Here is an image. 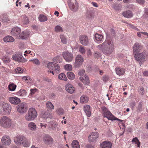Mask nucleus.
Instances as JSON below:
<instances>
[{
  "instance_id": "obj_1",
  "label": "nucleus",
  "mask_w": 148,
  "mask_h": 148,
  "mask_svg": "<svg viewBox=\"0 0 148 148\" xmlns=\"http://www.w3.org/2000/svg\"><path fill=\"white\" fill-rule=\"evenodd\" d=\"M110 32H107L106 33V38L105 41L102 43L97 46V47L105 55H110L112 54L114 49V45L110 37L111 36H114L115 33L113 29H110Z\"/></svg>"
},
{
  "instance_id": "obj_2",
  "label": "nucleus",
  "mask_w": 148,
  "mask_h": 148,
  "mask_svg": "<svg viewBox=\"0 0 148 148\" xmlns=\"http://www.w3.org/2000/svg\"><path fill=\"white\" fill-rule=\"evenodd\" d=\"M15 143L18 145H22L25 147H29L30 145V142L23 136H18L14 138Z\"/></svg>"
},
{
  "instance_id": "obj_3",
  "label": "nucleus",
  "mask_w": 148,
  "mask_h": 148,
  "mask_svg": "<svg viewBox=\"0 0 148 148\" xmlns=\"http://www.w3.org/2000/svg\"><path fill=\"white\" fill-rule=\"evenodd\" d=\"M37 116V112L36 110L33 108L29 109L27 113L25 116V119L27 121L34 120Z\"/></svg>"
},
{
  "instance_id": "obj_4",
  "label": "nucleus",
  "mask_w": 148,
  "mask_h": 148,
  "mask_svg": "<svg viewBox=\"0 0 148 148\" xmlns=\"http://www.w3.org/2000/svg\"><path fill=\"white\" fill-rule=\"evenodd\" d=\"M101 109L103 112V116L104 117H106L108 120L111 121L117 120L121 122L123 121L122 120H120L114 116L111 112L108 110V109L106 107H101Z\"/></svg>"
},
{
  "instance_id": "obj_5",
  "label": "nucleus",
  "mask_w": 148,
  "mask_h": 148,
  "mask_svg": "<svg viewBox=\"0 0 148 148\" xmlns=\"http://www.w3.org/2000/svg\"><path fill=\"white\" fill-rule=\"evenodd\" d=\"M101 109L103 112V116L104 117H106L108 120L111 121L117 120L121 122L123 121L122 120H120L114 116L111 112L108 110V109L106 107H101Z\"/></svg>"
},
{
  "instance_id": "obj_6",
  "label": "nucleus",
  "mask_w": 148,
  "mask_h": 148,
  "mask_svg": "<svg viewBox=\"0 0 148 148\" xmlns=\"http://www.w3.org/2000/svg\"><path fill=\"white\" fill-rule=\"evenodd\" d=\"M101 109L103 112V116L104 117H106L108 120L111 121L117 120L121 122L123 121L122 120H120L114 116L111 112L108 110V109L106 107H101Z\"/></svg>"
},
{
  "instance_id": "obj_7",
  "label": "nucleus",
  "mask_w": 148,
  "mask_h": 148,
  "mask_svg": "<svg viewBox=\"0 0 148 148\" xmlns=\"http://www.w3.org/2000/svg\"><path fill=\"white\" fill-rule=\"evenodd\" d=\"M11 109V106L9 104L3 103L0 105V114L2 115L9 114Z\"/></svg>"
},
{
  "instance_id": "obj_8",
  "label": "nucleus",
  "mask_w": 148,
  "mask_h": 148,
  "mask_svg": "<svg viewBox=\"0 0 148 148\" xmlns=\"http://www.w3.org/2000/svg\"><path fill=\"white\" fill-rule=\"evenodd\" d=\"M134 56L135 60L138 62L140 65L145 61V59L147 57L145 51L140 53L138 52L134 54Z\"/></svg>"
},
{
  "instance_id": "obj_9",
  "label": "nucleus",
  "mask_w": 148,
  "mask_h": 148,
  "mask_svg": "<svg viewBox=\"0 0 148 148\" xmlns=\"http://www.w3.org/2000/svg\"><path fill=\"white\" fill-rule=\"evenodd\" d=\"M68 4L70 9L72 11L76 12L78 10V3L76 0H68Z\"/></svg>"
},
{
  "instance_id": "obj_10",
  "label": "nucleus",
  "mask_w": 148,
  "mask_h": 148,
  "mask_svg": "<svg viewBox=\"0 0 148 148\" xmlns=\"http://www.w3.org/2000/svg\"><path fill=\"white\" fill-rule=\"evenodd\" d=\"M0 124L3 127L9 128L11 125V120L7 116H3L0 119Z\"/></svg>"
},
{
  "instance_id": "obj_11",
  "label": "nucleus",
  "mask_w": 148,
  "mask_h": 148,
  "mask_svg": "<svg viewBox=\"0 0 148 148\" xmlns=\"http://www.w3.org/2000/svg\"><path fill=\"white\" fill-rule=\"evenodd\" d=\"M47 67L49 69H52L57 74L59 73L60 72V66L56 63L49 62L48 64Z\"/></svg>"
},
{
  "instance_id": "obj_12",
  "label": "nucleus",
  "mask_w": 148,
  "mask_h": 148,
  "mask_svg": "<svg viewBox=\"0 0 148 148\" xmlns=\"http://www.w3.org/2000/svg\"><path fill=\"white\" fill-rule=\"evenodd\" d=\"M12 58L13 60L20 62H24L27 60L23 58L22 53L19 52L16 53L15 54L13 55Z\"/></svg>"
},
{
  "instance_id": "obj_13",
  "label": "nucleus",
  "mask_w": 148,
  "mask_h": 148,
  "mask_svg": "<svg viewBox=\"0 0 148 148\" xmlns=\"http://www.w3.org/2000/svg\"><path fill=\"white\" fill-rule=\"evenodd\" d=\"M84 61V59L82 56L80 55H78L76 57L74 66L75 68H78L80 67Z\"/></svg>"
},
{
  "instance_id": "obj_14",
  "label": "nucleus",
  "mask_w": 148,
  "mask_h": 148,
  "mask_svg": "<svg viewBox=\"0 0 148 148\" xmlns=\"http://www.w3.org/2000/svg\"><path fill=\"white\" fill-rule=\"evenodd\" d=\"M18 112L21 114H24L26 112L27 110V107L26 103H22L16 107Z\"/></svg>"
},
{
  "instance_id": "obj_15",
  "label": "nucleus",
  "mask_w": 148,
  "mask_h": 148,
  "mask_svg": "<svg viewBox=\"0 0 148 148\" xmlns=\"http://www.w3.org/2000/svg\"><path fill=\"white\" fill-rule=\"evenodd\" d=\"M62 56L66 61L68 62H71L73 59V54L68 51L63 52L62 54Z\"/></svg>"
},
{
  "instance_id": "obj_16",
  "label": "nucleus",
  "mask_w": 148,
  "mask_h": 148,
  "mask_svg": "<svg viewBox=\"0 0 148 148\" xmlns=\"http://www.w3.org/2000/svg\"><path fill=\"white\" fill-rule=\"evenodd\" d=\"M43 141L45 144L47 145H49L53 144V140L52 137L47 134H45L43 136Z\"/></svg>"
},
{
  "instance_id": "obj_17",
  "label": "nucleus",
  "mask_w": 148,
  "mask_h": 148,
  "mask_svg": "<svg viewBox=\"0 0 148 148\" xmlns=\"http://www.w3.org/2000/svg\"><path fill=\"white\" fill-rule=\"evenodd\" d=\"M80 42L84 45L86 46L89 43L88 37L85 35L81 36L79 37Z\"/></svg>"
},
{
  "instance_id": "obj_18",
  "label": "nucleus",
  "mask_w": 148,
  "mask_h": 148,
  "mask_svg": "<svg viewBox=\"0 0 148 148\" xmlns=\"http://www.w3.org/2000/svg\"><path fill=\"white\" fill-rule=\"evenodd\" d=\"M143 46L137 42H136L134 44L133 47V54L136 53H137L140 52L143 49Z\"/></svg>"
},
{
  "instance_id": "obj_19",
  "label": "nucleus",
  "mask_w": 148,
  "mask_h": 148,
  "mask_svg": "<svg viewBox=\"0 0 148 148\" xmlns=\"http://www.w3.org/2000/svg\"><path fill=\"white\" fill-rule=\"evenodd\" d=\"M21 32V29L18 27L13 28L11 30V34L12 35L16 38L19 37L20 34Z\"/></svg>"
},
{
  "instance_id": "obj_20",
  "label": "nucleus",
  "mask_w": 148,
  "mask_h": 148,
  "mask_svg": "<svg viewBox=\"0 0 148 148\" xmlns=\"http://www.w3.org/2000/svg\"><path fill=\"white\" fill-rule=\"evenodd\" d=\"M98 133L97 132H95L91 133L88 137L89 141L93 142L97 138L98 136Z\"/></svg>"
},
{
  "instance_id": "obj_21",
  "label": "nucleus",
  "mask_w": 148,
  "mask_h": 148,
  "mask_svg": "<svg viewBox=\"0 0 148 148\" xmlns=\"http://www.w3.org/2000/svg\"><path fill=\"white\" fill-rule=\"evenodd\" d=\"M1 141L5 145H9L11 143L10 138L7 136H3L2 138Z\"/></svg>"
},
{
  "instance_id": "obj_22",
  "label": "nucleus",
  "mask_w": 148,
  "mask_h": 148,
  "mask_svg": "<svg viewBox=\"0 0 148 148\" xmlns=\"http://www.w3.org/2000/svg\"><path fill=\"white\" fill-rule=\"evenodd\" d=\"M9 101L12 104L17 105L21 101L17 97H11L9 98Z\"/></svg>"
},
{
  "instance_id": "obj_23",
  "label": "nucleus",
  "mask_w": 148,
  "mask_h": 148,
  "mask_svg": "<svg viewBox=\"0 0 148 148\" xmlns=\"http://www.w3.org/2000/svg\"><path fill=\"white\" fill-rule=\"evenodd\" d=\"M66 91L70 93H73L75 91L74 88L71 84H68L65 86Z\"/></svg>"
},
{
  "instance_id": "obj_24",
  "label": "nucleus",
  "mask_w": 148,
  "mask_h": 148,
  "mask_svg": "<svg viewBox=\"0 0 148 148\" xmlns=\"http://www.w3.org/2000/svg\"><path fill=\"white\" fill-rule=\"evenodd\" d=\"M79 79L84 84L89 85L90 83L89 78L86 75L80 77Z\"/></svg>"
},
{
  "instance_id": "obj_25",
  "label": "nucleus",
  "mask_w": 148,
  "mask_h": 148,
  "mask_svg": "<svg viewBox=\"0 0 148 148\" xmlns=\"http://www.w3.org/2000/svg\"><path fill=\"white\" fill-rule=\"evenodd\" d=\"M116 73L119 76L123 75L125 71V69L119 67H116L115 69Z\"/></svg>"
},
{
  "instance_id": "obj_26",
  "label": "nucleus",
  "mask_w": 148,
  "mask_h": 148,
  "mask_svg": "<svg viewBox=\"0 0 148 148\" xmlns=\"http://www.w3.org/2000/svg\"><path fill=\"white\" fill-rule=\"evenodd\" d=\"M84 110L87 116L90 117L91 115L90 106L88 105H85L84 108Z\"/></svg>"
},
{
  "instance_id": "obj_27",
  "label": "nucleus",
  "mask_w": 148,
  "mask_h": 148,
  "mask_svg": "<svg viewBox=\"0 0 148 148\" xmlns=\"http://www.w3.org/2000/svg\"><path fill=\"white\" fill-rule=\"evenodd\" d=\"M103 36L102 34H98L96 33L95 35V40L98 42H99V43L102 42L103 40Z\"/></svg>"
},
{
  "instance_id": "obj_28",
  "label": "nucleus",
  "mask_w": 148,
  "mask_h": 148,
  "mask_svg": "<svg viewBox=\"0 0 148 148\" xmlns=\"http://www.w3.org/2000/svg\"><path fill=\"white\" fill-rule=\"evenodd\" d=\"M101 146V148H111L112 144L110 142L106 141L103 142Z\"/></svg>"
},
{
  "instance_id": "obj_29",
  "label": "nucleus",
  "mask_w": 148,
  "mask_h": 148,
  "mask_svg": "<svg viewBox=\"0 0 148 148\" xmlns=\"http://www.w3.org/2000/svg\"><path fill=\"white\" fill-rule=\"evenodd\" d=\"M89 100L88 97L85 95H83L80 98V101L82 103H85L88 102Z\"/></svg>"
},
{
  "instance_id": "obj_30",
  "label": "nucleus",
  "mask_w": 148,
  "mask_h": 148,
  "mask_svg": "<svg viewBox=\"0 0 148 148\" xmlns=\"http://www.w3.org/2000/svg\"><path fill=\"white\" fill-rule=\"evenodd\" d=\"M28 127L29 130L32 131L36 130V125L33 122H30L29 123Z\"/></svg>"
},
{
  "instance_id": "obj_31",
  "label": "nucleus",
  "mask_w": 148,
  "mask_h": 148,
  "mask_svg": "<svg viewBox=\"0 0 148 148\" xmlns=\"http://www.w3.org/2000/svg\"><path fill=\"white\" fill-rule=\"evenodd\" d=\"M58 124L54 121H52L50 123L49 125V130H55Z\"/></svg>"
},
{
  "instance_id": "obj_32",
  "label": "nucleus",
  "mask_w": 148,
  "mask_h": 148,
  "mask_svg": "<svg viewBox=\"0 0 148 148\" xmlns=\"http://www.w3.org/2000/svg\"><path fill=\"white\" fill-rule=\"evenodd\" d=\"M122 14L123 16L126 18H130L133 16L132 12L130 10L123 12Z\"/></svg>"
},
{
  "instance_id": "obj_33",
  "label": "nucleus",
  "mask_w": 148,
  "mask_h": 148,
  "mask_svg": "<svg viewBox=\"0 0 148 148\" xmlns=\"http://www.w3.org/2000/svg\"><path fill=\"white\" fill-rule=\"evenodd\" d=\"M29 36V33L28 32H23L19 35V38L22 39H25L27 38Z\"/></svg>"
},
{
  "instance_id": "obj_34",
  "label": "nucleus",
  "mask_w": 148,
  "mask_h": 148,
  "mask_svg": "<svg viewBox=\"0 0 148 148\" xmlns=\"http://www.w3.org/2000/svg\"><path fill=\"white\" fill-rule=\"evenodd\" d=\"M86 18H92L93 17V12L91 10H88L86 14Z\"/></svg>"
},
{
  "instance_id": "obj_35",
  "label": "nucleus",
  "mask_w": 148,
  "mask_h": 148,
  "mask_svg": "<svg viewBox=\"0 0 148 148\" xmlns=\"http://www.w3.org/2000/svg\"><path fill=\"white\" fill-rule=\"evenodd\" d=\"M46 106L48 111H52L53 110L54 108V106L52 103L50 101H47L46 103Z\"/></svg>"
},
{
  "instance_id": "obj_36",
  "label": "nucleus",
  "mask_w": 148,
  "mask_h": 148,
  "mask_svg": "<svg viewBox=\"0 0 148 148\" xmlns=\"http://www.w3.org/2000/svg\"><path fill=\"white\" fill-rule=\"evenodd\" d=\"M4 41L6 42H13L14 40V38L11 36H8L3 38Z\"/></svg>"
},
{
  "instance_id": "obj_37",
  "label": "nucleus",
  "mask_w": 148,
  "mask_h": 148,
  "mask_svg": "<svg viewBox=\"0 0 148 148\" xmlns=\"http://www.w3.org/2000/svg\"><path fill=\"white\" fill-rule=\"evenodd\" d=\"M71 145L73 148H79L80 145L78 142L76 140H74L73 141Z\"/></svg>"
},
{
  "instance_id": "obj_38",
  "label": "nucleus",
  "mask_w": 148,
  "mask_h": 148,
  "mask_svg": "<svg viewBox=\"0 0 148 148\" xmlns=\"http://www.w3.org/2000/svg\"><path fill=\"white\" fill-rule=\"evenodd\" d=\"M39 20L41 22L46 21L47 20V17L43 14H40L38 17Z\"/></svg>"
},
{
  "instance_id": "obj_39",
  "label": "nucleus",
  "mask_w": 148,
  "mask_h": 148,
  "mask_svg": "<svg viewBox=\"0 0 148 148\" xmlns=\"http://www.w3.org/2000/svg\"><path fill=\"white\" fill-rule=\"evenodd\" d=\"M67 76L69 79L73 80L75 78V75L72 72H69L67 73Z\"/></svg>"
},
{
  "instance_id": "obj_40",
  "label": "nucleus",
  "mask_w": 148,
  "mask_h": 148,
  "mask_svg": "<svg viewBox=\"0 0 148 148\" xmlns=\"http://www.w3.org/2000/svg\"><path fill=\"white\" fill-rule=\"evenodd\" d=\"M26 93V91L24 89H21L16 93V94L19 96H22L25 95Z\"/></svg>"
},
{
  "instance_id": "obj_41",
  "label": "nucleus",
  "mask_w": 148,
  "mask_h": 148,
  "mask_svg": "<svg viewBox=\"0 0 148 148\" xmlns=\"http://www.w3.org/2000/svg\"><path fill=\"white\" fill-rule=\"evenodd\" d=\"M58 77L59 79L64 81H66L67 79L65 74L63 73L60 74L58 75Z\"/></svg>"
},
{
  "instance_id": "obj_42",
  "label": "nucleus",
  "mask_w": 148,
  "mask_h": 148,
  "mask_svg": "<svg viewBox=\"0 0 148 148\" xmlns=\"http://www.w3.org/2000/svg\"><path fill=\"white\" fill-rule=\"evenodd\" d=\"M22 23L23 24L26 25L29 23V20L27 17L23 16L22 19Z\"/></svg>"
},
{
  "instance_id": "obj_43",
  "label": "nucleus",
  "mask_w": 148,
  "mask_h": 148,
  "mask_svg": "<svg viewBox=\"0 0 148 148\" xmlns=\"http://www.w3.org/2000/svg\"><path fill=\"white\" fill-rule=\"evenodd\" d=\"M16 86L14 84H11L9 85L8 86V89L9 90L11 91H13L15 90Z\"/></svg>"
},
{
  "instance_id": "obj_44",
  "label": "nucleus",
  "mask_w": 148,
  "mask_h": 148,
  "mask_svg": "<svg viewBox=\"0 0 148 148\" xmlns=\"http://www.w3.org/2000/svg\"><path fill=\"white\" fill-rule=\"evenodd\" d=\"M60 38L62 43L64 44L66 43L67 40L64 35H60Z\"/></svg>"
},
{
  "instance_id": "obj_45",
  "label": "nucleus",
  "mask_w": 148,
  "mask_h": 148,
  "mask_svg": "<svg viewBox=\"0 0 148 148\" xmlns=\"http://www.w3.org/2000/svg\"><path fill=\"white\" fill-rule=\"evenodd\" d=\"M48 113V112H42L41 113L40 116L42 118L46 119L47 118Z\"/></svg>"
},
{
  "instance_id": "obj_46",
  "label": "nucleus",
  "mask_w": 148,
  "mask_h": 148,
  "mask_svg": "<svg viewBox=\"0 0 148 148\" xmlns=\"http://www.w3.org/2000/svg\"><path fill=\"white\" fill-rule=\"evenodd\" d=\"M143 103L142 102H140L137 107V110L138 112H141L143 110Z\"/></svg>"
},
{
  "instance_id": "obj_47",
  "label": "nucleus",
  "mask_w": 148,
  "mask_h": 148,
  "mask_svg": "<svg viewBox=\"0 0 148 148\" xmlns=\"http://www.w3.org/2000/svg\"><path fill=\"white\" fill-rule=\"evenodd\" d=\"M55 31L56 32H62V28L60 25H57L55 28Z\"/></svg>"
},
{
  "instance_id": "obj_48",
  "label": "nucleus",
  "mask_w": 148,
  "mask_h": 148,
  "mask_svg": "<svg viewBox=\"0 0 148 148\" xmlns=\"http://www.w3.org/2000/svg\"><path fill=\"white\" fill-rule=\"evenodd\" d=\"M94 57L97 58H100L101 57V53L99 52L95 51L94 54Z\"/></svg>"
},
{
  "instance_id": "obj_49",
  "label": "nucleus",
  "mask_w": 148,
  "mask_h": 148,
  "mask_svg": "<svg viewBox=\"0 0 148 148\" xmlns=\"http://www.w3.org/2000/svg\"><path fill=\"white\" fill-rule=\"evenodd\" d=\"M64 69L66 70L71 71L72 69V67L70 64H66L64 66Z\"/></svg>"
},
{
  "instance_id": "obj_50",
  "label": "nucleus",
  "mask_w": 148,
  "mask_h": 148,
  "mask_svg": "<svg viewBox=\"0 0 148 148\" xmlns=\"http://www.w3.org/2000/svg\"><path fill=\"white\" fill-rule=\"evenodd\" d=\"M132 142H134L135 144H137L138 147H140V143L137 137H135L132 140Z\"/></svg>"
},
{
  "instance_id": "obj_51",
  "label": "nucleus",
  "mask_w": 148,
  "mask_h": 148,
  "mask_svg": "<svg viewBox=\"0 0 148 148\" xmlns=\"http://www.w3.org/2000/svg\"><path fill=\"white\" fill-rule=\"evenodd\" d=\"M16 73H23V70L20 67H17L15 70Z\"/></svg>"
},
{
  "instance_id": "obj_52",
  "label": "nucleus",
  "mask_w": 148,
  "mask_h": 148,
  "mask_svg": "<svg viewBox=\"0 0 148 148\" xmlns=\"http://www.w3.org/2000/svg\"><path fill=\"white\" fill-rule=\"evenodd\" d=\"M79 51L82 54L85 53L86 52V50L84 47L81 46L79 49Z\"/></svg>"
},
{
  "instance_id": "obj_53",
  "label": "nucleus",
  "mask_w": 148,
  "mask_h": 148,
  "mask_svg": "<svg viewBox=\"0 0 148 148\" xmlns=\"http://www.w3.org/2000/svg\"><path fill=\"white\" fill-rule=\"evenodd\" d=\"M56 112L57 114L59 115H62L64 113V110L62 108L58 109Z\"/></svg>"
},
{
  "instance_id": "obj_54",
  "label": "nucleus",
  "mask_w": 148,
  "mask_h": 148,
  "mask_svg": "<svg viewBox=\"0 0 148 148\" xmlns=\"http://www.w3.org/2000/svg\"><path fill=\"white\" fill-rule=\"evenodd\" d=\"M144 16L147 19H148V9L145 8V14Z\"/></svg>"
},
{
  "instance_id": "obj_55",
  "label": "nucleus",
  "mask_w": 148,
  "mask_h": 148,
  "mask_svg": "<svg viewBox=\"0 0 148 148\" xmlns=\"http://www.w3.org/2000/svg\"><path fill=\"white\" fill-rule=\"evenodd\" d=\"M3 60L4 62H9V58L7 56L3 57Z\"/></svg>"
},
{
  "instance_id": "obj_56",
  "label": "nucleus",
  "mask_w": 148,
  "mask_h": 148,
  "mask_svg": "<svg viewBox=\"0 0 148 148\" xmlns=\"http://www.w3.org/2000/svg\"><path fill=\"white\" fill-rule=\"evenodd\" d=\"M137 2L140 5H143L145 2L144 0H136Z\"/></svg>"
},
{
  "instance_id": "obj_57",
  "label": "nucleus",
  "mask_w": 148,
  "mask_h": 148,
  "mask_svg": "<svg viewBox=\"0 0 148 148\" xmlns=\"http://www.w3.org/2000/svg\"><path fill=\"white\" fill-rule=\"evenodd\" d=\"M30 94L31 95H33L37 91V89L36 88L32 89L30 90Z\"/></svg>"
},
{
  "instance_id": "obj_58",
  "label": "nucleus",
  "mask_w": 148,
  "mask_h": 148,
  "mask_svg": "<svg viewBox=\"0 0 148 148\" xmlns=\"http://www.w3.org/2000/svg\"><path fill=\"white\" fill-rule=\"evenodd\" d=\"M85 73L84 70H80L78 73V75L80 76L82 75Z\"/></svg>"
},
{
  "instance_id": "obj_59",
  "label": "nucleus",
  "mask_w": 148,
  "mask_h": 148,
  "mask_svg": "<svg viewBox=\"0 0 148 148\" xmlns=\"http://www.w3.org/2000/svg\"><path fill=\"white\" fill-rule=\"evenodd\" d=\"M108 77L107 76H105L103 77V80L105 82L108 81Z\"/></svg>"
},
{
  "instance_id": "obj_60",
  "label": "nucleus",
  "mask_w": 148,
  "mask_h": 148,
  "mask_svg": "<svg viewBox=\"0 0 148 148\" xmlns=\"http://www.w3.org/2000/svg\"><path fill=\"white\" fill-rule=\"evenodd\" d=\"M87 54L88 56H90L91 55L92 53L90 49H87Z\"/></svg>"
},
{
  "instance_id": "obj_61",
  "label": "nucleus",
  "mask_w": 148,
  "mask_h": 148,
  "mask_svg": "<svg viewBox=\"0 0 148 148\" xmlns=\"http://www.w3.org/2000/svg\"><path fill=\"white\" fill-rule=\"evenodd\" d=\"M59 57L58 56H56L55 58H53V61L54 62H56L57 63H58V62H57V60L58 59H59Z\"/></svg>"
},
{
  "instance_id": "obj_62",
  "label": "nucleus",
  "mask_w": 148,
  "mask_h": 148,
  "mask_svg": "<svg viewBox=\"0 0 148 148\" xmlns=\"http://www.w3.org/2000/svg\"><path fill=\"white\" fill-rule=\"evenodd\" d=\"M40 126H41V127L42 129H44L45 128H46L47 126V124H45V125H42V123H40Z\"/></svg>"
},
{
  "instance_id": "obj_63",
  "label": "nucleus",
  "mask_w": 148,
  "mask_h": 148,
  "mask_svg": "<svg viewBox=\"0 0 148 148\" xmlns=\"http://www.w3.org/2000/svg\"><path fill=\"white\" fill-rule=\"evenodd\" d=\"M2 20L4 22H6L8 20V18L6 15H5L4 17H3Z\"/></svg>"
},
{
  "instance_id": "obj_64",
  "label": "nucleus",
  "mask_w": 148,
  "mask_h": 148,
  "mask_svg": "<svg viewBox=\"0 0 148 148\" xmlns=\"http://www.w3.org/2000/svg\"><path fill=\"white\" fill-rule=\"evenodd\" d=\"M30 61H32L33 63L35 64H37V60L36 59H35L31 60Z\"/></svg>"
}]
</instances>
